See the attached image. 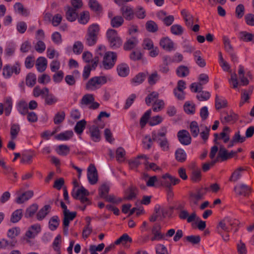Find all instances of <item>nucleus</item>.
I'll use <instances>...</instances> for the list:
<instances>
[{
    "label": "nucleus",
    "mask_w": 254,
    "mask_h": 254,
    "mask_svg": "<svg viewBox=\"0 0 254 254\" xmlns=\"http://www.w3.org/2000/svg\"><path fill=\"white\" fill-rule=\"evenodd\" d=\"M134 15L139 19H143L146 16L145 10L142 6H138L134 11Z\"/></svg>",
    "instance_id": "0e129e2a"
},
{
    "label": "nucleus",
    "mask_w": 254,
    "mask_h": 254,
    "mask_svg": "<svg viewBox=\"0 0 254 254\" xmlns=\"http://www.w3.org/2000/svg\"><path fill=\"white\" fill-rule=\"evenodd\" d=\"M20 130V127L18 124H12L10 127V137L12 140H14Z\"/></svg>",
    "instance_id": "37998d69"
},
{
    "label": "nucleus",
    "mask_w": 254,
    "mask_h": 254,
    "mask_svg": "<svg viewBox=\"0 0 254 254\" xmlns=\"http://www.w3.org/2000/svg\"><path fill=\"white\" fill-rule=\"evenodd\" d=\"M164 107V103L162 100H156L152 107L153 111L154 112H158L162 110Z\"/></svg>",
    "instance_id": "69168bd1"
},
{
    "label": "nucleus",
    "mask_w": 254,
    "mask_h": 254,
    "mask_svg": "<svg viewBox=\"0 0 254 254\" xmlns=\"http://www.w3.org/2000/svg\"><path fill=\"white\" fill-rule=\"evenodd\" d=\"M240 39L246 42L254 43V34L247 31H241L240 32Z\"/></svg>",
    "instance_id": "2f4dec72"
},
{
    "label": "nucleus",
    "mask_w": 254,
    "mask_h": 254,
    "mask_svg": "<svg viewBox=\"0 0 254 254\" xmlns=\"http://www.w3.org/2000/svg\"><path fill=\"white\" fill-rule=\"evenodd\" d=\"M36 67L38 71L42 72L45 70L47 65L46 59L43 57L38 58L36 62Z\"/></svg>",
    "instance_id": "5701e85b"
},
{
    "label": "nucleus",
    "mask_w": 254,
    "mask_h": 254,
    "mask_svg": "<svg viewBox=\"0 0 254 254\" xmlns=\"http://www.w3.org/2000/svg\"><path fill=\"white\" fill-rule=\"evenodd\" d=\"M215 105L216 110H220L227 107V101L224 98L220 97L216 94L215 96Z\"/></svg>",
    "instance_id": "c85d7f7f"
},
{
    "label": "nucleus",
    "mask_w": 254,
    "mask_h": 254,
    "mask_svg": "<svg viewBox=\"0 0 254 254\" xmlns=\"http://www.w3.org/2000/svg\"><path fill=\"white\" fill-rule=\"evenodd\" d=\"M18 112L23 115H25L28 113V104L25 101H20L17 106Z\"/></svg>",
    "instance_id": "49530a36"
},
{
    "label": "nucleus",
    "mask_w": 254,
    "mask_h": 254,
    "mask_svg": "<svg viewBox=\"0 0 254 254\" xmlns=\"http://www.w3.org/2000/svg\"><path fill=\"white\" fill-rule=\"evenodd\" d=\"M201 171L193 164L190 179L193 182H198L201 180Z\"/></svg>",
    "instance_id": "cd10ccee"
},
{
    "label": "nucleus",
    "mask_w": 254,
    "mask_h": 254,
    "mask_svg": "<svg viewBox=\"0 0 254 254\" xmlns=\"http://www.w3.org/2000/svg\"><path fill=\"white\" fill-rule=\"evenodd\" d=\"M86 122L85 120H82L78 122L74 127L75 132L78 134H81L85 128Z\"/></svg>",
    "instance_id": "a18cd8bd"
},
{
    "label": "nucleus",
    "mask_w": 254,
    "mask_h": 254,
    "mask_svg": "<svg viewBox=\"0 0 254 254\" xmlns=\"http://www.w3.org/2000/svg\"><path fill=\"white\" fill-rule=\"evenodd\" d=\"M51 207L50 205L44 206L36 214V218L39 221H41L45 218L50 212Z\"/></svg>",
    "instance_id": "393cba45"
},
{
    "label": "nucleus",
    "mask_w": 254,
    "mask_h": 254,
    "mask_svg": "<svg viewBox=\"0 0 254 254\" xmlns=\"http://www.w3.org/2000/svg\"><path fill=\"white\" fill-rule=\"evenodd\" d=\"M23 216V210L22 209H18L15 210L11 214L10 222L15 223L20 221Z\"/></svg>",
    "instance_id": "7c9ffc66"
},
{
    "label": "nucleus",
    "mask_w": 254,
    "mask_h": 254,
    "mask_svg": "<svg viewBox=\"0 0 254 254\" xmlns=\"http://www.w3.org/2000/svg\"><path fill=\"white\" fill-rule=\"evenodd\" d=\"M184 109L185 112L188 114H193L195 113V105H191L188 102L185 103Z\"/></svg>",
    "instance_id": "774afa93"
},
{
    "label": "nucleus",
    "mask_w": 254,
    "mask_h": 254,
    "mask_svg": "<svg viewBox=\"0 0 254 254\" xmlns=\"http://www.w3.org/2000/svg\"><path fill=\"white\" fill-rule=\"evenodd\" d=\"M140 158L148 159L145 155H138L136 158L129 161L128 163L130 168L134 169L137 168L140 164V162L139 161V159Z\"/></svg>",
    "instance_id": "de8ad7c7"
},
{
    "label": "nucleus",
    "mask_w": 254,
    "mask_h": 254,
    "mask_svg": "<svg viewBox=\"0 0 254 254\" xmlns=\"http://www.w3.org/2000/svg\"><path fill=\"white\" fill-rule=\"evenodd\" d=\"M14 9L16 12L21 13L23 15L27 16L28 15L27 10L24 8L20 2L16 3L14 5Z\"/></svg>",
    "instance_id": "864d4df0"
},
{
    "label": "nucleus",
    "mask_w": 254,
    "mask_h": 254,
    "mask_svg": "<svg viewBox=\"0 0 254 254\" xmlns=\"http://www.w3.org/2000/svg\"><path fill=\"white\" fill-rule=\"evenodd\" d=\"M234 191L237 195L247 197L251 194L252 188L251 187L242 183L234 187Z\"/></svg>",
    "instance_id": "9b49d317"
},
{
    "label": "nucleus",
    "mask_w": 254,
    "mask_h": 254,
    "mask_svg": "<svg viewBox=\"0 0 254 254\" xmlns=\"http://www.w3.org/2000/svg\"><path fill=\"white\" fill-rule=\"evenodd\" d=\"M38 209V205L33 203L28 207L24 213V217L26 218H30L33 217Z\"/></svg>",
    "instance_id": "a878e982"
},
{
    "label": "nucleus",
    "mask_w": 254,
    "mask_h": 254,
    "mask_svg": "<svg viewBox=\"0 0 254 254\" xmlns=\"http://www.w3.org/2000/svg\"><path fill=\"white\" fill-rule=\"evenodd\" d=\"M99 32L100 27L98 24L90 25L87 28L85 37V44L90 47L94 46L98 40Z\"/></svg>",
    "instance_id": "f257e3e1"
},
{
    "label": "nucleus",
    "mask_w": 254,
    "mask_h": 254,
    "mask_svg": "<svg viewBox=\"0 0 254 254\" xmlns=\"http://www.w3.org/2000/svg\"><path fill=\"white\" fill-rule=\"evenodd\" d=\"M90 19V13L88 11H84L80 13L78 21L82 24H86Z\"/></svg>",
    "instance_id": "ea45409f"
},
{
    "label": "nucleus",
    "mask_w": 254,
    "mask_h": 254,
    "mask_svg": "<svg viewBox=\"0 0 254 254\" xmlns=\"http://www.w3.org/2000/svg\"><path fill=\"white\" fill-rule=\"evenodd\" d=\"M87 178L91 185H94L98 181L97 171L94 164H91L88 168Z\"/></svg>",
    "instance_id": "2eb2a0df"
},
{
    "label": "nucleus",
    "mask_w": 254,
    "mask_h": 254,
    "mask_svg": "<svg viewBox=\"0 0 254 254\" xmlns=\"http://www.w3.org/2000/svg\"><path fill=\"white\" fill-rule=\"evenodd\" d=\"M45 104L48 105H52L58 101V98L53 94L46 95L44 96Z\"/></svg>",
    "instance_id": "603ef678"
},
{
    "label": "nucleus",
    "mask_w": 254,
    "mask_h": 254,
    "mask_svg": "<svg viewBox=\"0 0 254 254\" xmlns=\"http://www.w3.org/2000/svg\"><path fill=\"white\" fill-rule=\"evenodd\" d=\"M107 82V78L104 76H95L90 78L86 84V89L93 90L99 88Z\"/></svg>",
    "instance_id": "39448f33"
},
{
    "label": "nucleus",
    "mask_w": 254,
    "mask_h": 254,
    "mask_svg": "<svg viewBox=\"0 0 254 254\" xmlns=\"http://www.w3.org/2000/svg\"><path fill=\"white\" fill-rule=\"evenodd\" d=\"M138 43V41L135 38L128 39L124 44V49L126 51H129L134 48Z\"/></svg>",
    "instance_id": "c9c22d12"
},
{
    "label": "nucleus",
    "mask_w": 254,
    "mask_h": 254,
    "mask_svg": "<svg viewBox=\"0 0 254 254\" xmlns=\"http://www.w3.org/2000/svg\"><path fill=\"white\" fill-rule=\"evenodd\" d=\"M180 180L174 177L169 173L163 175L161 179H159L158 183L162 186L167 188L168 189L172 188V186H175L179 184Z\"/></svg>",
    "instance_id": "0eeeda50"
},
{
    "label": "nucleus",
    "mask_w": 254,
    "mask_h": 254,
    "mask_svg": "<svg viewBox=\"0 0 254 254\" xmlns=\"http://www.w3.org/2000/svg\"><path fill=\"white\" fill-rule=\"evenodd\" d=\"M95 99L93 95L87 94L84 95L80 100V106L82 107L83 106H89V109L90 110H95L99 107L100 104L94 101Z\"/></svg>",
    "instance_id": "1a4fd4ad"
},
{
    "label": "nucleus",
    "mask_w": 254,
    "mask_h": 254,
    "mask_svg": "<svg viewBox=\"0 0 254 254\" xmlns=\"http://www.w3.org/2000/svg\"><path fill=\"white\" fill-rule=\"evenodd\" d=\"M106 37L111 49H117L122 45L123 41L116 30L113 29L108 30Z\"/></svg>",
    "instance_id": "20e7f679"
},
{
    "label": "nucleus",
    "mask_w": 254,
    "mask_h": 254,
    "mask_svg": "<svg viewBox=\"0 0 254 254\" xmlns=\"http://www.w3.org/2000/svg\"><path fill=\"white\" fill-rule=\"evenodd\" d=\"M186 241L193 244H198L200 242V237L198 235H190L185 238Z\"/></svg>",
    "instance_id": "5fc2aeb1"
},
{
    "label": "nucleus",
    "mask_w": 254,
    "mask_h": 254,
    "mask_svg": "<svg viewBox=\"0 0 254 254\" xmlns=\"http://www.w3.org/2000/svg\"><path fill=\"white\" fill-rule=\"evenodd\" d=\"M244 169L242 167H240L236 170L232 174L229 181L231 182H235L237 181L242 176L241 172L243 171Z\"/></svg>",
    "instance_id": "3c124183"
},
{
    "label": "nucleus",
    "mask_w": 254,
    "mask_h": 254,
    "mask_svg": "<svg viewBox=\"0 0 254 254\" xmlns=\"http://www.w3.org/2000/svg\"><path fill=\"white\" fill-rule=\"evenodd\" d=\"M146 76L145 73L139 72L130 80V82L133 86H137L143 83Z\"/></svg>",
    "instance_id": "bb28decb"
},
{
    "label": "nucleus",
    "mask_w": 254,
    "mask_h": 254,
    "mask_svg": "<svg viewBox=\"0 0 254 254\" xmlns=\"http://www.w3.org/2000/svg\"><path fill=\"white\" fill-rule=\"evenodd\" d=\"M159 94L157 92H152L149 94L145 98V103L147 105L149 106L151 102L154 101L155 100L157 99L158 98Z\"/></svg>",
    "instance_id": "13d9d810"
},
{
    "label": "nucleus",
    "mask_w": 254,
    "mask_h": 254,
    "mask_svg": "<svg viewBox=\"0 0 254 254\" xmlns=\"http://www.w3.org/2000/svg\"><path fill=\"white\" fill-rule=\"evenodd\" d=\"M89 194V191L82 186L80 189H77L76 192H74L73 190L71 192V195L74 199H79L81 203H87L88 204H90L91 202L86 196Z\"/></svg>",
    "instance_id": "9d476101"
},
{
    "label": "nucleus",
    "mask_w": 254,
    "mask_h": 254,
    "mask_svg": "<svg viewBox=\"0 0 254 254\" xmlns=\"http://www.w3.org/2000/svg\"><path fill=\"white\" fill-rule=\"evenodd\" d=\"M65 117L64 112L62 111L61 112L57 113L54 117V122L56 125H58L62 123Z\"/></svg>",
    "instance_id": "bf43d9fd"
},
{
    "label": "nucleus",
    "mask_w": 254,
    "mask_h": 254,
    "mask_svg": "<svg viewBox=\"0 0 254 254\" xmlns=\"http://www.w3.org/2000/svg\"><path fill=\"white\" fill-rule=\"evenodd\" d=\"M179 217L181 220H187L188 223H191L195 220H198L199 217H197L195 212L191 213L189 215L187 210H185L179 212L178 213Z\"/></svg>",
    "instance_id": "dca6fc26"
},
{
    "label": "nucleus",
    "mask_w": 254,
    "mask_h": 254,
    "mask_svg": "<svg viewBox=\"0 0 254 254\" xmlns=\"http://www.w3.org/2000/svg\"><path fill=\"white\" fill-rule=\"evenodd\" d=\"M17 194L18 196L15 198V201L17 204H22L32 197L34 195V192L32 190H28L21 193H20V191H17Z\"/></svg>",
    "instance_id": "f3484780"
},
{
    "label": "nucleus",
    "mask_w": 254,
    "mask_h": 254,
    "mask_svg": "<svg viewBox=\"0 0 254 254\" xmlns=\"http://www.w3.org/2000/svg\"><path fill=\"white\" fill-rule=\"evenodd\" d=\"M223 41L225 50L229 53L233 52V48L230 43V41L228 37L223 36Z\"/></svg>",
    "instance_id": "e2e57ef3"
},
{
    "label": "nucleus",
    "mask_w": 254,
    "mask_h": 254,
    "mask_svg": "<svg viewBox=\"0 0 254 254\" xmlns=\"http://www.w3.org/2000/svg\"><path fill=\"white\" fill-rule=\"evenodd\" d=\"M145 27L148 32L152 33H154L158 30V27L157 24L152 20L147 21L145 24Z\"/></svg>",
    "instance_id": "8fccbe9b"
},
{
    "label": "nucleus",
    "mask_w": 254,
    "mask_h": 254,
    "mask_svg": "<svg viewBox=\"0 0 254 254\" xmlns=\"http://www.w3.org/2000/svg\"><path fill=\"white\" fill-rule=\"evenodd\" d=\"M170 31L173 35L181 36L184 33V29L180 24H174L171 27Z\"/></svg>",
    "instance_id": "4c0bfd02"
},
{
    "label": "nucleus",
    "mask_w": 254,
    "mask_h": 254,
    "mask_svg": "<svg viewBox=\"0 0 254 254\" xmlns=\"http://www.w3.org/2000/svg\"><path fill=\"white\" fill-rule=\"evenodd\" d=\"M189 73V68L185 65H180L176 69V74L180 77H186Z\"/></svg>",
    "instance_id": "473e14b6"
},
{
    "label": "nucleus",
    "mask_w": 254,
    "mask_h": 254,
    "mask_svg": "<svg viewBox=\"0 0 254 254\" xmlns=\"http://www.w3.org/2000/svg\"><path fill=\"white\" fill-rule=\"evenodd\" d=\"M160 46L166 51H170L173 49L174 43L168 37L162 39L160 41Z\"/></svg>",
    "instance_id": "4be33fe9"
},
{
    "label": "nucleus",
    "mask_w": 254,
    "mask_h": 254,
    "mask_svg": "<svg viewBox=\"0 0 254 254\" xmlns=\"http://www.w3.org/2000/svg\"><path fill=\"white\" fill-rule=\"evenodd\" d=\"M198 93L199 94L196 95V98L200 101H206L210 97V93L208 91H202Z\"/></svg>",
    "instance_id": "680f3d73"
},
{
    "label": "nucleus",
    "mask_w": 254,
    "mask_h": 254,
    "mask_svg": "<svg viewBox=\"0 0 254 254\" xmlns=\"http://www.w3.org/2000/svg\"><path fill=\"white\" fill-rule=\"evenodd\" d=\"M78 15L77 10L72 7H67V11L65 13V16L67 20L70 22L74 21L77 18Z\"/></svg>",
    "instance_id": "b1692460"
},
{
    "label": "nucleus",
    "mask_w": 254,
    "mask_h": 254,
    "mask_svg": "<svg viewBox=\"0 0 254 254\" xmlns=\"http://www.w3.org/2000/svg\"><path fill=\"white\" fill-rule=\"evenodd\" d=\"M117 60V55L114 52H107L103 57V66L105 69L112 68Z\"/></svg>",
    "instance_id": "423d86ee"
},
{
    "label": "nucleus",
    "mask_w": 254,
    "mask_h": 254,
    "mask_svg": "<svg viewBox=\"0 0 254 254\" xmlns=\"http://www.w3.org/2000/svg\"><path fill=\"white\" fill-rule=\"evenodd\" d=\"M83 50V45L80 41H76L73 45V52L76 55L80 54Z\"/></svg>",
    "instance_id": "4d7b16f0"
},
{
    "label": "nucleus",
    "mask_w": 254,
    "mask_h": 254,
    "mask_svg": "<svg viewBox=\"0 0 254 254\" xmlns=\"http://www.w3.org/2000/svg\"><path fill=\"white\" fill-rule=\"evenodd\" d=\"M60 219L57 215L53 216L49 222V227L51 231H55L59 225Z\"/></svg>",
    "instance_id": "58836bf2"
},
{
    "label": "nucleus",
    "mask_w": 254,
    "mask_h": 254,
    "mask_svg": "<svg viewBox=\"0 0 254 254\" xmlns=\"http://www.w3.org/2000/svg\"><path fill=\"white\" fill-rule=\"evenodd\" d=\"M137 192V188L133 185H130L128 188L125 190L124 199L131 200L135 198Z\"/></svg>",
    "instance_id": "a211bd4d"
},
{
    "label": "nucleus",
    "mask_w": 254,
    "mask_h": 254,
    "mask_svg": "<svg viewBox=\"0 0 254 254\" xmlns=\"http://www.w3.org/2000/svg\"><path fill=\"white\" fill-rule=\"evenodd\" d=\"M36 82V75L32 72L27 74L26 77L25 83L29 87H33Z\"/></svg>",
    "instance_id": "e433bc0d"
},
{
    "label": "nucleus",
    "mask_w": 254,
    "mask_h": 254,
    "mask_svg": "<svg viewBox=\"0 0 254 254\" xmlns=\"http://www.w3.org/2000/svg\"><path fill=\"white\" fill-rule=\"evenodd\" d=\"M73 135L72 130H66L57 134L55 138L60 140H67L70 139Z\"/></svg>",
    "instance_id": "c756f323"
},
{
    "label": "nucleus",
    "mask_w": 254,
    "mask_h": 254,
    "mask_svg": "<svg viewBox=\"0 0 254 254\" xmlns=\"http://www.w3.org/2000/svg\"><path fill=\"white\" fill-rule=\"evenodd\" d=\"M177 137L180 142L184 145H188L191 143V138L189 132L185 129L178 131Z\"/></svg>",
    "instance_id": "4468645a"
},
{
    "label": "nucleus",
    "mask_w": 254,
    "mask_h": 254,
    "mask_svg": "<svg viewBox=\"0 0 254 254\" xmlns=\"http://www.w3.org/2000/svg\"><path fill=\"white\" fill-rule=\"evenodd\" d=\"M124 19L122 16H116L111 19V25L114 28H118L124 23Z\"/></svg>",
    "instance_id": "f704fd0d"
},
{
    "label": "nucleus",
    "mask_w": 254,
    "mask_h": 254,
    "mask_svg": "<svg viewBox=\"0 0 254 254\" xmlns=\"http://www.w3.org/2000/svg\"><path fill=\"white\" fill-rule=\"evenodd\" d=\"M167 133V128L166 127H162L157 132L154 130L151 133V137L149 135H146L145 139H148L149 143L147 144L145 149H149L152 146L153 141L156 142L158 144L167 139L166 134Z\"/></svg>",
    "instance_id": "f03ea898"
},
{
    "label": "nucleus",
    "mask_w": 254,
    "mask_h": 254,
    "mask_svg": "<svg viewBox=\"0 0 254 254\" xmlns=\"http://www.w3.org/2000/svg\"><path fill=\"white\" fill-rule=\"evenodd\" d=\"M15 49L16 45L14 43L10 42L8 43L4 50L5 56L7 57L12 56L14 54Z\"/></svg>",
    "instance_id": "a19ab883"
},
{
    "label": "nucleus",
    "mask_w": 254,
    "mask_h": 254,
    "mask_svg": "<svg viewBox=\"0 0 254 254\" xmlns=\"http://www.w3.org/2000/svg\"><path fill=\"white\" fill-rule=\"evenodd\" d=\"M118 75L123 77L127 76L129 73V66L126 63H121L117 66Z\"/></svg>",
    "instance_id": "aec40b11"
},
{
    "label": "nucleus",
    "mask_w": 254,
    "mask_h": 254,
    "mask_svg": "<svg viewBox=\"0 0 254 254\" xmlns=\"http://www.w3.org/2000/svg\"><path fill=\"white\" fill-rule=\"evenodd\" d=\"M190 132L193 137H196L199 132L198 125L196 121H192L190 123Z\"/></svg>",
    "instance_id": "09e8293b"
},
{
    "label": "nucleus",
    "mask_w": 254,
    "mask_h": 254,
    "mask_svg": "<svg viewBox=\"0 0 254 254\" xmlns=\"http://www.w3.org/2000/svg\"><path fill=\"white\" fill-rule=\"evenodd\" d=\"M110 190L109 187L105 184L102 185L99 189V194L100 197L104 198L108 195Z\"/></svg>",
    "instance_id": "052dcab7"
},
{
    "label": "nucleus",
    "mask_w": 254,
    "mask_h": 254,
    "mask_svg": "<svg viewBox=\"0 0 254 254\" xmlns=\"http://www.w3.org/2000/svg\"><path fill=\"white\" fill-rule=\"evenodd\" d=\"M201 52L199 50L196 51L193 53L194 60L196 64L201 67H203L206 65L205 60L201 57Z\"/></svg>",
    "instance_id": "72a5a7b5"
},
{
    "label": "nucleus",
    "mask_w": 254,
    "mask_h": 254,
    "mask_svg": "<svg viewBox=\"0 0 254 254\" xmlns=\"http://www.w3.org/2000/svg\"><path fill=\"white\" fill-rule=\"evenodd\" d=\"M151 233L153 236L150 238L151 241H160L165 239V234L161 232L160 224L156 223L151 228Z\"/></svg>",
    "instance_id": "f8f14e48"
},
{
    "label": "nucleus",
    "mask_w": 254,
    "mask_h": 254,
    "mask_svg": "<svg viewBox=\"0 0 254 254\" xmlns=\"http://www.w3.org/2000/svg\"><path fill=\"white\" fill-rule=\"evenodd\" d=\"M88 6L90 9L97 15H100L103 12V7L97 0H89Z\"/></svg>",
    "instance_id": "6ab92c4d"
},
{
    "label": "nucleus",
    "mask_w": 254,
    "mask_h": 254,
    "mask_svg": "<svg viewBox=\"0 0 254 254\" xmlns=\"http://www.w3.org/2000/svg\"><path fill=\"white\" fill-rule=\"evenodd\" d=\"M127 242L131 243L132 239L127 233L124 234L119 239H118L114 243L116 245L120 244L126 245Z\"/></svg>",
    "instance_id": "79ce46f5"
},
{
    "label": "nucleus",
    "mask_w": 254,
    "mask_h": 254,
    "mask_svg": "<svg viewBox=\"0 0 254 254\" xmlns=\"http://www.w3.org/2000/svg\"><path fill=\"white\" fill-rule=\"evenodd\" d=\"M209 190L207 188H201L197 189L195 192H189V200L190 207H195L199 204V201L204 199L205 195Z\"/></svg>",
    "instance_id": "7ed1b4c3"
},
{
    "label": "nucleus",
    "mask_w": 254,
    "mask_h": 254,
    "mask_svg": "<svg viewBox=\"0 0 254 254\" xmlns=\"http://www.w3.org/2000/svg\"><path fill=\"white\" fill-rule=\"evenodd\" d=\"M21 71V64L17 62L12 66L5 65L2 69V74L5 78H10L13 73L18 75Z\"/></svg>",
    "instance_id": "6e6552de"
},
{
    "label": "nucleus",
    "mask_w": 254,
    "mask_h": 254,
    "mask_svg": "<svg viewBox=\"0 0 254 254\" xmlns=\"http://www.w3.org/2000/svg\"><path fill=\"white\" fill-rule=\"evenodd\" d=\"M126 154L125 149L122 147H119L116 150V158L119 162H122L124 160V157Z\"/></svg>",
    "instance_id": "338daca9"
},
{
    "label": "nucleus",
    "mask_w": 254,
    "mask_h": 254,
    "mask_svg": "<svg viewBox=\"0 0 254 254\" xmlns=\"http://www.w3.org/2000/svg\"><path fill=\"white\" fill-rule=\"evenodd\" d=\"M175 157L178 161L184 162L187 159V154L183 149L179 148L175 152Z\"/></svg>",
    "instance_id": "c03bdc74"
},
{
    "label": "nucleus",
    "mask_w": 254,
    "mask_h": 254,
    "mask_svg": "<svg viewBox=\"0 0 254 254\" xmlns=\"http://www.w3.org/2000/svg\"><path fill=\"white\" fill-rule=\"evenodd\" d=\"M70 151L69 147L66 145H60L58 147L57 153L61 155L66 156Z\"/></svg>",
    "instance_id": "6e6d98bb"
},
{
    "label": "nucleus",
    "mask_w": 254,
    "mask_h": 254,
    "mask_svg": "<svg viewBox=\"0 0 254 254\" xmlns=\"http://www.w3.org/2000/svg\"><path fill=\"white\" fill-rule=\"evenodd\" d=\"M120 12L123 18L126 20L130 21L134 18L133 8L130 5H123L120 8Z\"/></svg>",
    "instance_id": "ddd939ff"
},
{
    "label": "nucleus",
    "mask_w": 254,
    "mask_h": 254,
    "mask_svg": "<svg viewBox=\"0 0 254 254\" xmlns=\"http://www.w3.org/2000/svg\"><path fill=\"white\" fill-rule=\"evenodd\" d=\"M91 139L94 142H99L101 139L100 132L99 127L92 126L89 128Z\"/></svg>",
    "instance_id": "412c9836"
}]
</instances>
